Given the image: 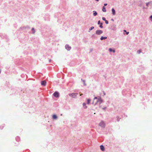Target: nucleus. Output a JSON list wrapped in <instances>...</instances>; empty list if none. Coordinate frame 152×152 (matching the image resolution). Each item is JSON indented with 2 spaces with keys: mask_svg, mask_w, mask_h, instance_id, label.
Segmentation results:
<instances>
[{
  "mask_svg": "<svg viewBox=\"0 0 152 152\" xmlns=\"http://www.w3.org/2000/svg\"><path fill=\"white\" fill-rule=\"evenodd\" d=\"M102 102V99L100 97L98 98L97 97H95L94 99L93 104L95 105L98 102H99V104H101Z\"/></svg>",
  "mask_w": 152,
  "mask_h": 152,
  "instance_id": "obj_1",
  "label": "nucleus"
},
{
  "mask_svg": "<svg viewBox=\"0 0 152 152\" xmlns=\"http://www.w3.org/2000/svg\"><path fill=\"white\" fill-rule=\"evenodd\" d=\"M53 95L56 97H58L59 96V93L58 92L56 91L53 93Z\"/></svg>",
  "mask_w": 152,
  "mask_h": 152,
  "instance_id": "obj_2",
  "label": "nucleus"
},
{
  "mask_svg": "<svg viewBox=\"0 0 152 152\" xmlns=\"http://www.w3.org/2000/svg\"><path fill=\"white\" fill-rule=\"evenodd\" d=\"M102 33H103L102 31L101 30H97L96 31V34L97 35L100 34H102Z\"/></svg>",
  "mask_w": 152,
  "mask_h": 152,
  "instance_id": "obj_3",
  "label": "nucleus"
},
{
  "mask_svg": "<svg viewBox=\"0 0 152 152\" xmlns=\"http://www.w3.org/2000/svg\"><path fill=\"white\" fill-rule=\"evenodd\" d=\"M77 93H76V94H74V93L70 94H69V95L70 96H71L73 98H75L76 97V96H77Z\"/></svg>",
  "mask_w": 152,
  "mask_h": 152,
  "instance_id": "obj_4",
  "label": "nucleus"
},
{
  "mask_svg": "<svg viewBox=\"0 0 152 152\" xmlns=\"http://www.w3.org/2000/svg\"><path fill=\"white\" fill-rule=\"evenodd\" d=\"M99 125L102 127H104L105 124L102 121L99 124Z\"/></svg>",
  "mask_w": 152,
  "mask_h": 152,
  "instance_id": "obj_5",
  "label": "nucleus"
},
{
  "mask_svg": "<svg viewBox=\"0 0 152 152\" xmlns=\"http://www.w3.org/2000/svg\"><path fill=\"white\" fill-rule=\"evenodd\" d=\"M46 82L44 80L42 81L41 82V84L43 86H45L46 85Z\"/></svg>",
  "mask_w": 152,
  "mask_h": 152,
  "instance_id": "obj_6",
  "label": "nucleus"
},
{
  "mask_svg": "<svg viewBox=\"0 0 152 152\" xmlns=\"http://www.w3.org/2000/svg\"><path fill=\"white\" fill-rule=\"evenodd\" d=\"M66 48L68 50H69L71 48L68 45H66L65 46Z\"/></svg>",
  "mask_w": 152,
  "mask_h": 152,
  "instance_id": "obj_7",
  "label": "nucleus"
},
{
  "mask_svg": "<svg viewBox=\"0 0 152 152\" xmlns=\"http://www.w3.org/2000/svg\"><path fill=\"white\" fill-rule=\"evenodd\" d=\"M100 149L102 151H104V146L102 145H101L100 146Z\"/></svg>",
  "mask_w": 152,
  "mask_h": 152,
  "instance_id": "obj_8",
  "label": "nucleus"
},
{
  "mask_svg": "<svg viewBox=\"0 0 152 152\" xmlns=\"http://www.w3.org/2000/svg\"><path fill=\"white\" fill-rule=\"evenodd\" d=\"M112 14H113L114 15L115 14V11L114 10V9L112 8Z\"/></svg>",
  "mask_w": 152,
  "mask_h": 152,
  "instance_id": "obj_9",
  "label": "nucleus"
},
{
  "mask_svg": "<svg viewBox=\"0 0 152 152\" xmlns=\"http://www.w3.org/2000/svg\"><path fill=\"white\" fill-rule=\"evenodd\" d=\"M107 38V37H101L100 38V39L101 40H103V39H105Z\"/></svg>",
  "mask_w": 152,
  "mask_h": 152,
  "instance_id": "obj_10",
  "label": "nucleus"
},
{
  "mask_svg": "<svg viewBox=\"0 0 152 152\" xmlns=\"http://www.w3.org/2000/svg\"><path fill=\"white\" fill-rule=\"evenodd\" d=\"M53 118L54 119H56L57 118V116L56 115H54L52 116Z\"/></svg>",
  "mask_w": 152,
  "mask_h": 152,
  "instance_id": "obj_11",
  "label": "nucleus"
},
{
  "mask_svg": "<svg viewBox=\"0 0 152 152\" xmlns=\"http://www.w3.org/2000/svg\"><path fill=\"white\" fill-rule=\"evenodd\" d=\"M83 106L85 109H86L87 108V106H86V104L85 103H83Z\"/></svg>",
  "mask_w": 152,
  "mask_h": 152,
  "instance_id": "obj_12",
  "label": "nucleus"
},
{
  "mask_svg": "<svg viewBox=\"0 0 152 152\" xmlns=\"http://www.w3.org/2000/svg\"><path fill=\"white\" fill-rule=\"evenodd\" d=\"M102 10L103 12H106V10L105 9V7H103Z\"/></svg>",
  "mask_w": 152,
  "mask_h": 152,
  "instance_id": "obj_13",
  "label": "nucleus"
},
{
  "mask_svg": "<svg viewBox=\"0 0 152 152\" xmlns=\"http://www.w3.org/2000/svg\"><path fill=\"white\" fill-rule=\"evenodd\" d=\"M109 50L110 52L113 51V53H115V50H112L111 48H110L109 49Z\"/></svg>",
  "mask_w": 152,
  "mask_h": 152,
  "instance_id": "obj_14",
  "label": "nucleus"
},
{
  "mask_svg": "<svg viewBox=\"0 0 152 152\" xmlns=\"http://www.w3.org/2000/svg\"><path fill=\"white\" fill-rule=\"evenodd\" d=\"M93 12H94L93 15L94 16H96L97 15V13L95 11H94Z\"/></svg>",
  "mask_w": 152,
  "mask_h": 152,
  "instance_id": "obj_15",
  "label": "nucleus"
},
{
  "mask_svg": "<svg viewBox=\"0 0 152 152\" xmlns=\"http://www.w3.org/2000/svg\"><path fill=\"white\" fill-rule=\"evenodd\" d=\"M94 26H92L91 27V28H90L89 30L90 31L91 30L93 29H94Z\"/></svg>",
  "mask_w": 152,
  "mask_h": 152,
  "instance_id": "obj_16",
  "label": "nucleus"
},
{
  "mask_svg": "<svg viewBox=\"0 0 152 152\" xmlns=\"http://www.w3.org/2000/svg\"><path fill=\"white\" fill-rule=\"evenodd\" d=\"M90 99H87V103L88 104H89V103H90Z\"/></svg>",
  "mask_w": 152,
  "mask_h": 152,
  "instance_id": "obj_17",
  "label": "nucleus"
},
{
  "mask_svg": "<svg viewBox=\"0 0 152 152\" xmlns=\"http://www.w3.org/2000/svg\"><path fill=\"white\" fill-rule=\"evenodd\" d=\"M141 50H138L137 51V53L138 54H140V53H141Z\"/></svg>",
  "mask_w": 152,
  "mask_h": 152,
  "instance_id": "obj_18",
  "label": "nucleus"
},
{
  "mask_svg": "<svg viewBox=\"0 0 152 152\" xmlns=\"http://www.w3.org/2000/svg\"><path fill=\"white\" fill-rule=\"evenodd\" d=\"M102 23H101L100 25L99 26L101 28H103V26H102Z\"/></svg>",
  "mask_w": 152,
  "mask_h": 152,
  "instance_id": "obj_19",
  "label": "nucleus"
},
{
  "mask_svg": "<svg viewBox=\"0 0 152 152\" xmlns=\"http://www.w3.org/2000/svg\"><path fill=\"white\" fill-rule=\"evenodd\" d=\"M105 23H106V24H108V21L107 20H105Z\"/></svg>",
  "mask_w": 152,
  "mask_h": 152,
  "instance_id": "obj_20",
  "label": "nucleus"
},
{
  "mask_svg": "<svg viewBox=\"0 0 152 152\" xmlns=\"http://www.w3.org/2000/svg\"><path fill=\"white\" fill-rule=\"evenodd\" d=\"M102 19L103 20H104V21L106 20L105 18L104 17H103L102 18Z\"/></svg>",
  "mask_w": 152,
  "mask_h": 152,
  "instance_id": "obj_21",
  "label": "nucleus"
},
{
  "mask_svg": "<svg viewBox=\"0 0 152 152\" xmlns=\"http://www.w3.org/2000/svg\"><path fill=\"white\" fill-rule=\"evenodd\" d=\"M32 31H34V28H33L32 29ZM34 31L33 32V33H34Z\"/></svg>",
  "mask_w": 152,
  "mask_h": 152,
  "instance_id": "obj_22",
  "label": "nucleus"
},
{
  "mask_svg": "<svg viewBox=\"0 0 152 152\" xmlns=\"http://www.w3.org/2000/svg\"><path fill=\"white\" fill-rule=\"evenodd\" d=\"M100 23V20H99L98 21V24H99Z\"/></svg>",
  "mask_w": 152,
  "mask_h": 152,
  "instance_id": "obj_23",
  "label": "nucleus"
},
{
  "mask_svg": "<svg viewBox=\"0 0 152 152\" xmlns=\"http://www.w3.org/2000/svg\"><path fill=\"white\" fill-rule=\"evenodd\" d=\"M150 19H151V20L152 19V15H151L150 17Z\"/></svg>",
  "mask_w": 152,
  "mask_h": 152,
  "instance_id": "obj_24",
  "label": "nucleus"
},
{
  "mask_svg": "<svg viewBox=\"0 0 152 152\" xmlns=\"http://www.w3.org/2000/svg\"><path fill=\"white\" fill-rule=\"evenodd\" d=\"M107 5V4H104V6H106Z\"/></svg>",
  "mask_w": 152,
  "mask_h": 152,
  "instance_id": "obj_25",
  "label": "nucleus"
},
{
  "mask_svg": "<svg viewBox=\"0 0 152 152\" xmlns=\"http://www.w3.org/2000/svg\"><path fill=\"white\" fill-rule=\"evenodd\" d=\"M129 32H127L126 33V34L127 35V34H129Z\"/></svg>",
  "mask_w": 152,
  "mask_h": 152,
  "instance_id": "obj_26",
  "label": "nucleus"
},
{
  "mask_svg": "<svg viewBox=\"0 0 152 152\" xmlns=\"http://www.w3.org/2000/svg\"><path fill=\"white\" fill-rule=\"evenodd\" d=\"M96 0V1H99V0Z\"/></svg>",
  "mask_w": 152,
  "mask_h": 152,
  "instance_id": "obj_27",
  "label": "nucleus"
},
{
  "mask_svg": "<svg viewBox=\"0 0 152 152\" xmlns=\"http://www.w3.org/2000/svg\"><path fill=\"white\" fill-rule=\"evenodd\" d=\"M1 70L0 69V73H1Z\"/></svg>",
  "mask_w": 152,
  "mask_h": 152,
  "instance_id": "obj_28",
  "label": "nucleus"
},
{
  "mask_svg": "<svg viewBox=\"0 0 152 152\" xmlns=\"http://www.w3.org/2000/svg\"><path fill=\"white\" fill-rule=\"evenodd\" d=\"M124 31H126L125 30H124Z\"/></svg>",
  "mask_w": 152,
  "mask_h": 152,
  "instance_id": "obj_29",
  "label": "nucleus"
},
{
  "mask_svg": "<svg viewBox=\"0 0 152 152\" xmlns=\"http://www.w3.org/2000/svg\"><path fill=\"white\" fill-rule=\"evenodd\" d=\"M82 95V94H80V96H81Z\"/></svg>",
  "mask_w": 152,
  "mask_h": 152,
  "instance_id": "obj_30",
  "label": "nucleus"
}]
</instances>
